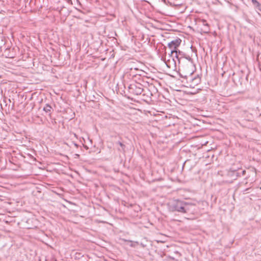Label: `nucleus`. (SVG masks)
<instances>
[{
    "label": "nucleus",
    "instance_id": "f257e3e1",
    "mask_svg": "<svg viewBox=\"0 0 261 261\" xmlns=\"http://www.w3.org/2000/svg\"><path fill=\"white\" fill-rule=\"evenodd\" d=\"M201 82V79L199 77H196L192 80H190L188 82L189 87L191 88H195L196 89L194 92H192V94H196L198 92L199 88H197Z\"/></svg>",
    "mask_w": 261,
    "mask_h": 261
},
{
    "label": "nucleus",
    "instance_id": "f03ea898",
    "mask_svg": "<svg viewBox=\"0 0 261 261\" xmlns=\"http://www.w3.org/2000/svg\"><path fill=\"white\" fill-rule=\"evenodd\" d=\"M172 208L173 211L186 213V211L185 210L184 208V203L183 202L180 200H174L172 204Z\"/></svg>",
    "mask_w": 261,
    "mask_h": 261
},
{
    "label": "nucleus",
    "instance_id": "7ed1b4c3",
    "mask_svg": "<svg viewBox=\"0 0 261 261\" xmlns=\"http://www.w3.org/2000/svg\"><path fill=\"white\" fill-rule=\"evenodd\" d=\"M181 40L179 38H177L168 43V47L170 49L171 53H177V48L181 43Z\"/></svg>",
    "mask_w": 261,
    "mask_h": 261
},
{
    "label": "nucleus",
    "instance_id": "20e7f679",
    "mask_svg": "<svg viewBox=\"0 0 261 261\" xmlns=\"http://www.w3.org/2000/svg\"><path fill=\"white\" fill-rule=\"evenodd\" d=\"M189 66H183L180 69V74L182 77L187 78L188 76H190L192 74V70H189Z\"/></svg>",
    "mask_w": 261,
    "mask_h": 261
},
{
    "label": "nucleus",
    "instance_id": "39448f33",
    "mask_svg": "<svg viewBox=\"0 0 261 261\" xmlns=\"http://www.w3.org/2000/svg\"><path fill=\"white\" fill-rule=\"evenodd\" d=\"M202 24L203 25H204L207 28V29H206V30L204 31L203 32L204 33H208L209 32V29H208V25L207 23L206 22V21L205 20H202Z\"/></svg>",
    "mask_w": 261,
    "mask_h": 261
},
{
    "label": "nucleus",
    "instance_id": "423d86ee",
    "mask_svg": "<svg viewBox=\"0 0 261 261\" xmlns=\"http://www.w3.org/2000/svg\"><path fill=\"white\" fill-rule=\"evenodd\" d=\"M252 2L256 6H259L258 2L256 0H252Z\"/></svg>",
    "mask_w": 261,
    "mask_h": 261
},
{
    "label": "nucleus",
    "instance_id": "0eeeda50",
    "mask_svg": "<svg viewBox=\"0 0 261 261\" xmlns=\"http://www.w3.org/2000/svg\"><path fill=\"white\" fill-rule=\"evenodd\" d=\"M50 107L49 106H47L46 108H44V110L45 111H49L50 109Z\"/></svg>",
    "mask_w": 261,
    "mask_h": 261
}]
</instances>
